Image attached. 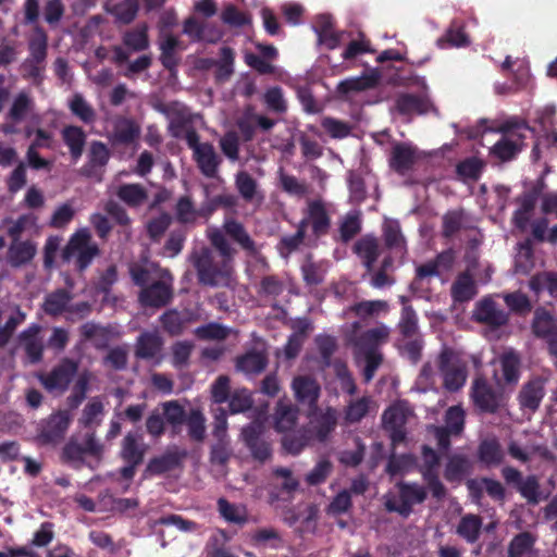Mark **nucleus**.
Masks as SVG:
<instances>
[{
  "label": "nucleus",
  "instance_id": "obj_1",
  "mask_svg": "<svg viewBox=\"0 0 557 557\" xmlns=\"http://www.w3.org/2000/svg\"><path fill=\"white\" fill-rule=\"evenodd\" d=\"M208 236L211 244L220 251L223 257L221 268L213 267L211 252L203 249L195 259L199 280L207 285L226 284L232 273L231 260L235 250L226 242L223 233L219 228H209Z\"/></svg>",
  "mask_w": 557,
  "mask_h": 557
},
{
  "label": "nucleus",
  "instance_id": "obj_2",
  "mask_svg": "<svg viewBox=\"0 0 557 557\" xmlns=\"http://www.w3.org/2000/svg\"><path fill=\"white\" fill-rule=\"evenodd\" d=\"M131 274L134 282L138 285H144L153 276L159 277L156 283L141 290L139 299L144 306L160 307L170 300L172 296V277L166 271L159 270L154 264L147 263L144 267L133 265Z\"/></svg>",
  "mask_w": 557,
  "mask_h": 557
},
{
  "label": "nucleus",
  "instance_id": "obj_3",
  "mask_svg": "<svg viewBox=\"0 0 557 557\" xmlns=\"http://www.w3.org/2000/svg\"><path fill=\"white\" fill-rule=\"evenodd\" d=\"M337 416V411L331 407L319 412L310 421L308 436L301 435L297 440L284 437V448L292 454H297L311 441L325 442L335 430Z\"/></svg>",
  "mask_w": 557,
  "mask_h": 557
},
{
  "label": "nucleus",
  "instance_id": "obj_4",
  "mask_svg": "<svg viewBox=\"0 0 557 557\" xmlns=\"http://www.w3.org/2000/svg\"><path fill=\"white\" fill-rule=\"evenodd\" d=\"M388 336L389 329L385 325H379L366 332L356 345V359L358 362H364L363 375L367 382L372 380L382 361V356L373 346L385 343Z\"/></svg>",
  "mask_w": 557,
  "mask_h": 557
},
{
  "label": "nucleus",
  "instance_id": "obj_5",
  "mask_svg": "<svg viewBox=\"0 0 557 557\" xmlns=\"http://www.w3.org/2000/svg\"><path fill=\"white\" fill-rule=\"evenodd\" d=\"M42 310L52 317L63 315L67 320H78L89 313L90 306L84 301L72 304V297L67 292L55 290L45 297Z\"/></svg>",
  "mask_w": 557,
  "mask_h": 557
},
{
  "label": "nucleus",
  "instance_id": "obj_6",
  "mask_svg": "<svg viewBox=\"0 0 557 557\" xmlns=\"http://www.w3.org/2000/svg\"><path fill=\"white\" fill-rule=\"evenodd\" d=\"M98 253V247L91 242V235L87 228H81L75 232L66 247L63 250L62 257L66 261L75 259L77 267L83 270Z\"/></svg>",
  "mask_w": 557,
  "mask_h": 557
},
{
  "label": "nucleus",
  "instance_id": "obj_7",
  "mask_svg": "<svg viewBox=\"0 0 557 557\" xmlns=\"http://www.w3.org/2000/svg\"><path fill=\"white\" fill-rule=\"evenodd\" d=\"M440 369L444 380V386L449 391H457L463 386L467 380L466 366L458 354L444 349L438 357Z\"/></svg>",
  "mask_w": 557,
  "mask_h": 557
},
{
  "label": "nucleus",
  "instance_id": "obj_8",
  "mask_svg": "<svg viewBox=\"0 0 557 557\" xmlns=\"http://www.w3.org/2000/svg\"><path fill=\"white\" fill-rule=\"evenodd\" d=\"M102 445L96 440L92 433H87L81 442L72 438L64 447V458L75 467H81L86 457L99 459L102 455Z\"/></svg>",
  "mask_w": 557,
  "mask_h": 557
},
{
  "label": "nucleus",
  "instance_id": "obj_9",
  "mask_svg": "<svg viewBox=\"0 0 557 557\" xmlns=\"http://www.w3.org/2000/svg\"><path fill=\"white\" fill-rule=\"evenodd\" d=\"M185 139L189 148L194 151V158L201 172L209 177L216 174L219 158L212 145L208 143H199L198 136L194 131H187Z\"/></svg>",
  "mask_w": 557,
  "mask_h": 557
},
{
  "label": "nucleus",
  "instance_id": "obj_10",
  "mask_svg": "<svg viewBox=\"0 0 557 557\" xmlns=\"http://www.w3.org/2000/svg\"><path fill=\"white\" fill-rule=\"evenodd\" d=\"M384 498L388 511H396L406 517L410 513L412 505L424 500L425 491L417 484H400L399 499L392 494L385 495Z\"/></svg>",
  "mask_w": 557,
  "mask_h": 557
},
{
  "label": "nucleus",
  "instance_id": "obj_11",
  "mask_svg": "<svg viewBox=\"0 0 557 557\" xmlns=\"http://www.w3.org/2000/svg\"><path fill=\"white\" fill-rule=\"evenodd\" d=\"M311 224L313 232L315 234H320L324 232L329 225V219L325 212L323 205L319 201H313L308 207V214L301 221L300 226L293 237H285L282 240V244L288 247L289 249L295 248L302 239L304 228L307 224Z\"/></svg>",
  "mask_w": 557,
  "mask_h": 557
},
{
  "label": "nucleus",
  "instance_id": "obj_12",
  "mask_svg": "<svg viewBox=\"0 0 557 557\" xmlns=\"http://www.w3.org/2000/svg\"><path fill=\"white\" fill-rule=\"evenodd\" d=\"M27 137L34 136L32 144L27 150L28 164L36 169H49L50 162L39 156L38 148H51L53 143V133L42 127H27L25 131Z\"/></svg>",
  "mask_w": 557,
  "mask_h": 557
},
{
  "label": "nucleus",
  "instance_id": "obj_13",
  "mask_svg": "<svg viewBox=\"0 0 557 557\" xmlns=\"http://www.w3.org/2000/svg\"><path fill=\"white\" fill-rule=\"evenodd\" d=\"M465 422V412L458 407H451L447 410L445 416V428L432 426L430 432L437 440V444L442 449H447L449 446V435H457L462 431Z\"/></svg>",
  "mask_w": 557,
  "mask_h": 557
},
{
  "label": "nucleus",
  "instance_id": "obj_14",
  "mask_svg": "<svg viewBox=\"0 0 557 557\" xmlns=\"http://www.w3.org/2000/svg\"><path fill=\"white\" fill-rule=\"evenodd\" d=\"M72 421L69 411L62 410L51 414L42 424L39 440L45 444H54L61 441Z\"/></svg>",
  "mask_w": 557,
  "mask_h": 557
},
{
  "label": "nucleus",
  "instance_id": "obj_15",
  "mask_svg": "<svg viewBox=\"0 0 557 557\" xmlns=\"http://www.w3.org/2000/svg\"><path fill=\"white\" fill-rule=\"evenodd\" d=\"M411 414L406 404L399 403L391 406L383 414V425L391 432V438L394 444L405 438L403 426Z\"/></svg>",
  "mask_w": 557,
  "mask_h": 557
},
{
  "label": "nucleus",
  "instance_id": "obj_16",
  "mask_svg": "<svg viewBox=\"0 0 557 557\" xmlns=\"http://www.w3.org/2000/svg\"><path fill=\"white\" fill-rule=\"evenodd\" d=\"M76 364L71 361H64L53 369L48 375H41L40 381L50 392H63L67 388L74 374L76 373Z\"/></svg>",
  "mask_w": 557,
  "mask_h": 557
},
{
  "label": "nucleus",
  "instance_id": "obj_17",
  "mask_svg": "<svg viewBox=\"0 0 557 557\" xmlns=\"http://www.w3.org/2000/svg\"><path fill=\"white\" fill-rule=\"evenodd\" d=\"M139 135L140 127L137 123L120 117L112 122L109 139L113 145H131L138 139Z\"/></svg>",
  "mask_w": 557,
  "mask_h": 557
},
{
  "label": "nucleus",
  "instance_id": "obj_18",
  "mask_svg": "<svg viewBox=\"0 0 557 557\" xmlns=\"http://www.w3.org/2000/svg\"><path fill=\"white\" fill-rule=\"evenodd\" d=\"M292 389L295 398L300 404L314 406L320 396V386L314 379L309 375H298L292 382Z\"/></svg>",
  "mask_w": 557,
  "mask_h": 557
},
{
  "label": "nucleus",
  "instance_id": "obj_19",
  "mask_svg": "<svg viewBox=\"0 0 557 557\" xmlns=\"http://www.w3.org/2000/svg\"><path fill=\"white\" fill-rule=\"evenodd\" d=\"M264 431L263 423L256 421L245 428L242 436L246 445L251 449L253 456L259 460H265L270 456V447L267 443L260 442L259 438Z\"/></svg>",
  "mask_w": 557,
  "mask_h": 557
},
{
  "label": "nucleus",
  "instance_id": "obj_20",
  "mask_svg": "<svg viewBox=\"0 0 557 557\" xmlns=\"http://www.w3.org/2000/svg\"><path fill=\"white\" fill-rule=\"evenodd\" d=\"M422 461V473L424 479L428 481L431 492L435 497H442L444 495V486L438 481L437 475L434 472L438 465V458L435 451L429 447H424Z\"/></svg>",
  "mask_w": 557,
  "mask_h": 557
},
{
  "label": "nucleus",
  "instance_id": "obj_21",
  "mask_svg": "<svg viewBox=\"0 0 557 557\" xmlns=\"http://www.w3.org/2000/svg\"><path fill=\"white\" fill-rule=\"evenodd\" d=\"M522 137L515 132H505L491 148V153L502 161L513 158L520 150Z\"/></svg>",
  "mask_w": 557,
  "mask_h": 557
},
{
  "label": "nucleus",
  "instance_id": "obj_22",
  "mask_svg": "<svg viewBox=\"0 0 557 557\" xmlns=\"http://www.w3.org/2000/svg\"><path fill=\"white\" fill-rule=\"evenodd\" d=\"M473 318L490 325H503L507 322V314L498 310L491 298H484L476 304Z\"/></svg>",
  "mask_w": 557,
  "mask_h": 557
},
{
  "label": "nucleus",
  "instance_id": "obj_23",
  "mask_svg": "<svg viewBox=\"0 0 557 557\" xmlns=\"http://www.w3.org/2000/svg\"><path fill=\"white\" fill-rule=\"evenodd\" d=\"M472 399L484 411H494L498 407V397L491 391L485 379L476 377L472 385Z\"/></svg>",
  "mask_w": 557,
  "mask_h": 557
},
{
  "label": "nucleus",
  "instance_id": "obj_24",
  "mask_svg": "<svg viewBox=\"0 0 557 557\" xmlns=\"http://www.w3.org/2000/svg\"><path fill=\"white\" fill-rule=\"evenodd\" d=\"M418 159L419 153L410 145H396L392 151L391 166L399 173H405L411 169Z\"/></svg>",
  "mask_w": 557,
  "mask_h": 557
},
{
  "label": "nucleus",
  "instance_id": "obj_25",
  "mask_svg": "<svg viewBox=\"0 0 557 557\" xmlns=\"http://www.w3.org/2000/svg\"><path fill=\"white\" fill-rule=\"evenodd\" d=\"M298 409L289 401L281 399L274 413V426L277 432H287L294 429L297 422Z\"/></svg>",
  "mask_w": 557,
  "mask_h": 557
},
{
  "label": "nucleus",
  "instance_id": "obj_26",
  "mask_svg": "<svg viewBox=\"0 0 557 557\" xmlns=\"http://www.w3.org/2000/svg\"><path fill=\"white\" fill-rule=\"evenodd\" d=\"M383 236L388 248L395 251L400 258L406 253V240L400 231V226L395 220H385L383 225Z\"/></svg>",
  "mask_w": 557,
  "mask_h": 557
},
{
  "label": "nucleus",
  "instance_id": "obj_27",
  "mask_svg": "<svg viewBox=\"0 0 557 557\" xmlns=\"http://www.w3.org/2000/svg\"><path fill=\"white\" fill-rule=\"evenodd\" d=\"M146 447L141 443V436L128 433L122 443L121 455L129 463L138 465L141 462Z\"/></svg>",
  "mask_w": 557,
  "mask_h": 557
},
{
  "label": "nucleus",
  "instance_id": "obj_28",
  "mask_svg": "<svg viewBox=\"0 0 557 557\" xmlns=\"http://www.w3.org/2000/svg\"><path fill=\"white\" fill-rule=\"evenodd\" d=\"M36 255V245L29 240L18 242L14 239L8 252V261L13 267H20L29 262Z\"/></svg>",
  "mask_w": 557,
  "mask_h": 557
},
{
  "label": "nucleus",
  "instance_id": "obj_29",
  "mask_svg": "<svg viewBox=\"0 0 557 557\" xmlns=\"http://www.w3.org/2000/svg\"><path fill=\"white\" fill-rule=\"evenodd\" d=\"M61 135L64 144L70 149L72 158L74 160L79 159L86 143V134L84 131L78 126L70 125L62 129Z\"/></svg>",
  "mask_w": 557,
  "mask_h": 557
},
{
  "label": "nucleus",
  "instance_id": "obj_30",
  "mask_svg": "<svg viewBox=\"0 0 557 557\" xmlns=\"http://www.w3.org/2000/svg\"><path fill=\"white\" fill-rule=\"evenodd\" d=\"M396 109L406 115L424 114L432 109V103L426 98L401 95L396 100Z\"/></svg>",
  "mask_w": 557,
  "mask_h": 557
},
{
  "label": "nucleus",
  "instance_id": "obj_31",
  "mask_svg": "<svg viewBox=\"0 0 557 557\" xmlns=\"http://www.w3.org/2000/svg\"><path fill=\"white\" fill-rule=\"evenodd\" d=\"M248 542L257 548H276L281 545L278 532L272 528H260L247 534Z\"/></svg>",
  "mask_w": 557,
  "mask_h": 557
},
{
  "label": "nucleus",
  "instance_id": "obj_32",
  "mask_svg": "<svg viewBox=\"0 0 557 557\" xmlns=\"http://www.w3.org/2000/svg\"><path fill=\"white\" fill-rule=\"evenodd\" d=\"M116 196L129 207H139L147 200V191L139 184H124L116 190Z\"/></svg>",
  "mask_w": 557,
  "mask_h": 557
},
{
  "label": "nucleus",
  "instance_id": "obj_33",
  "mask_svg": "<svg viewBox=\"0 0 557 557\" xmlns=\"http://www.w3.org/2000/svg\"><path fill=\"white\" fill-rule=\"evenodd\" d=\"M475 293L474 281L469 273L460 274L451 286V296L455 301H468Z\"/></svg>",
  "mask_w": 557,
  "mask_h": 557
},
{
  "label": "nucleus",
  "instance_id": "obj_34",
  "mask_svg": "<svg viewBox=\"0 0 557 557\" xmlns=\"http://www.w3.org/2000/svg\"><path fill=\"white\" fill-rule=\"evenodd\" d=\"M379 74L371 73L359 77H352L341 82L337 89L342 94L361 91L374 87L379 82Z\"/></svg>",
  "mask_w": 557,
  "mask_h": 557
},
{
  "label": "nucleus",
  "instance_id": "obj_35",
  "mask_svg": "<svg viewBox=\"0 0 557 557\" xmlns=\"http://www.w3.org/2000/svg\"><path fill=\"white\" fill-rule=\"evenodd\" d=\"M267 366V357L262 351H249L237 359L236 367L246 374L259 373Z\"/></svg>",
  "mask_w": 557,
  "mask_h": 557
},
{
  "label": "nucleus",
  "instance_id": "obj_36",
  "mask_svg": "<svg viewBox=\"0 0 557 557\" xmlns=\"http://www.w3.org/2000/svg\"><path fill=\"white\" fill-rule=\"evenodd\" d=\"M357 255L362 259L364 265L370 269L379 257V243L376 238L367 236L357 242L355 246Z\"/></svg>",
  "mask_w": 557,
  "mask_h": 557
},
{
  "label": "nucleus",
  "instance_id": "obj_37",
  "mask_svg": "<svg viewBox=\"0 0 557 557\" xmlns=\"http://www.w3.org/2000/svg\"><path fill=\"white\" fill-rule=\"evenodd\" d=\"M544 396L543 383L539 380L530 382L520 393V404L524 408L534 410Z\"/></svg>",
  "mask_w": 557,
  "mask_h": 557
},
{
  "label": "nucleus",
  "instance_id": "obj_38",
  "mask_svg": "<svg viewBox=\"0 0 557 557\" xmlns=\"http://www.w3.org/2000/svg\"><path fill=\"white\" fill-rule=\"evenodd\" d=\"M40 331L38 325H32L21 334V339L24 342L26 352L33 362L40 359L42 352V345L37 339Z\"/></svg>",
  "mask_w": 557,
  "mask_h": 557
},
{
  "label": "nucleus",
  "instance_id": "obj_39",
  "mask_svg": "<svg viewBox=\"0 0 557 557\" xmlns=\"http://www.w3.org/2000/svg\"><path fill=\"white\" fill-rule=\"evenodd\" d=\"M161 345L157 333H145L138 338L136 354L141 358H152L159 352Z\"/></svg>",
  "mask_w": 557,
  "mask_h": 557
},
{
  "label": "nucleus",
  "instance_id": "obj_40",
  "mask_svg": "<svg viewBox=\"0 0 557 557\" xmlns=\"http://www.w3.org/2000/svg\"><path fill=\"white\" fill-rule=\"evenodd\" d=\"M503 379L506 383H516L519 379V358L513 351L505 352L499 359Z\"/></svg>",
  "mask_w": 557,
  "mask_h": 557
},
{
  "label": "nucleus",
  "instance_id": "obj_41",
  "mask_svg": "<svg viewBox=\"0 0 557 557\" xmlns=\"http://www.w3.org/2000/svg\"><path fill=\"white\" fill-rule=\"evenodd\" d=\"M206 67L216 66V76L219 79H226L233 73L234 52L230 48H222L219 61L206 60Z\"/></svg>",
  "mask_w": 557,
  "mask_h": 557
},
{
  "label": "nucleus",
  "instance_id": "obj_42",
  "mask_svg": "<svg viewBox=\"0 0 557 557\" xmlns=\"http://www.w3.org/2000/svg\"><path fill=\"white\" fill-rule=\"evenodd\" d=\"M231 333V329L218 323H209L195 330L196 336L203 341H222L228 337Z\"/></svg>",
  "mask_w": 557,
  "mask_h": 557
},
{
  "label": "nucleus",
  "instance_id": "obj_43",
  "mask_svg": "<svg viewBox=\"0 0 557 557\" xmlns=\"http://www.w3.org/2000/svg\"><path fill=\"white\" fill-rule=\"evenodd\" d=\"M188 425V433L191 438L202 441L206 434V418L196 409H193L185 419Z\"/></svg>",
  "mask_w": 557,
  "mask_h": 557
},
{
  "label": "nucleus",
  "instance_id": "obj_44",
  "mask_svg": "<svg viewBox=\"0 0 557 557\" xmlns=\"http://www.w3.org/2000/svg\"><path fill=\"white\" fill-rule=\"evenodd\" d=\"M224 230L244 249L255 251L253 242L250 239L249 235L246 233L242 224L235 221H227L224 224Z\"/></svg>",
  "mask_w": 557,
  "mask_h": 557
},
{
  "label": "nucleus",
  "instance_id": "obj_45",
  "mask_svg": "<svg viewBox=\"0 0 557 557\" xmlns=\"http://www.w3.org/2000/svg\"><path fill=\"white\" fill-rule=\"evenodd\" d=\"M110 11L119 22L128 24L137 14L138 2L137 0H124L119 4H115Z\"/></svg>",
  "mask_w": 557,
  "mask_h": 557
},
{
  "label": "nucleus",
  "instance_id": "obj_46",
  "mask_svg": "<svg viewBox=\"0 0 557 557\" xmlns=\"http://www.w3.org/2000/svg\"><path fill=\"white\" fill-rule=\"evenodd\" d=\"M453 262V256L450 252H445L438 256L434 262H429L418 268L417 273L419 277H428L437 275L441 272V268H448Z\"/></svg>",
  "mask_w": 557,
  "mask_h": 557
},
{
  "label": "nucleus",
  "instance_id": "obj_47",
  "mask_svg": "<svg viewBox=\"0 0 557 557\" xmlns=\"http://www.w3.org/2000/svg\"><path fill=\"white\" fill-rule=\"evenodd\" d=\"M481 520L473 515L466 516L461 519L458 527V533L469 542H474L480 533Z\"/></svg>",
  "mask_w": 557,
  "mask_h": 557
},
{
  "label": "nucleus",
  "instance_id": "obj_48",
  "mask_svg": "<svg viewBox=\"0 0 557 557\" xmlns=\"http://www.w3.org/2000/svg\"><path fill=\"white\" fill-rule=\"evenodd\" d=\"M252 406L250 393L245 388L235 389L230 396V410L232 413H239Z\"/></svg>",
  "mask_w": 557,
  "mask_h": 557
},
{
  "label": "nucleus",
  "instance_id": "obj_49",
  "mask_svg": "<svg viewBox=\"0 0 557 557\" xmlns=\"http://www.w3.org/2000/svg\"><path fill=\"white\" fill-rule=\"evenodd\" d=\"M124 44L133 51H140L147 49L149 46V40L147 37V27L141 26L138 29L126 33L124 35Z\"/></svg>",
  "mask_w": 557,
  "mask_h": 557
},
{
  "label": "nucleus",
  "instance_id": "obj_50",
  "mask_svg": "<svg viewBox=\"0 0 557 557\" xmlns=\"http://www.w3.org/2000/svg\"><path fill=\"white\" fill-rule=\"evenodd\" d=\"M70 109L73 114L85 123H89L95 120V111L81 95H75L71 99Z\"/></svg>",
  "mask_w": 557,
  "mask_h": 557
},
{
  "label": "nucleus",
  "instance_id": "obj_51",
  "mask_svg": "<svg viewBox=\"0 0 557 557\" xmlns=\"http://www.w3.org/2000/svg\"><path fill=\"white\" fill-rule=\"evenodd\" d=\"M503 453L495 440L484 441L480 446V458L487 465H495L502 460Z\"/></svg>",
  "mask_w": 557,
  "mask_h": 557
},
{
  "label": "nucleus",
  "instance_id": "obj_52",
  "mask_svg": "<svg viewBox=\"0 0 557 557\" xmlns=\"http://www.w3.org/2000/svg\"><path fill=\"white\" fill-rule=\"evenodd\" d=\"M236 187L246 200L255 199L258 194L257 183L247 172H239L236 175Z\"/></svg>",
  "mask_w": 557,
  "mask_h": 557
},
{
  "label": "nucleus",
  "instance_id": "obj_53",
  "mask_svg": "<svg viewBox=\"0 0 557 557\" xmlns=\"http://www.w3.org/2000/svg\"><path fill=\"white\" fill-rule=\"evenodd\" d=\"M534 203L535 200L530 195L522 198L521 207L513 214V222L519 228L524 230L528 226Z\"/></svg>",
  "mask_w": 557,
  "mask_h": 557
},
{
  "label": "nucleus",
  "instance_id": "obj_54",
  "mask_svg": "<svg viewBox=\"0 0 557 557\" xmlns=\"http://www.w3.org/2000/svg\"><path fill=\"white\" fill-rule=\"evenodd\" d=\"M221 18L225 24L232 27H243L251 22L249 15L238 11L234 5H227L223 10Z\"/></svg>",
  "mask_w": 557,
  "mask_h": 557
},
{
  "label": "nucleus",
  "instance_id": "obj_55",
  "mask_svg": "<svg viewBox=\"0 0 557 557\" xmlns=\"http://www.w3.org/2000/svg\"><path fill=\"white\" fill-rule=\"evenodd\" d=\"M36 231V218L33 214H26L11 222L8 233L13 239H17L26 231Z\"/></svg>",
  "mask_w": 557,
  "mask_h": 557
},
{
  "label": "nucleus",
  "instance_id": "obj_56",
  "mask_svg": "<svg viewBox=\"0 0 557 557\" xmlns=\"http://www.w3.org/2000/svg\"><path fill=\"white\" fill-rule=\"evenodd\" d=\"M178 46V41L175 37L166 35L160 44L162 51L161 60L164 66L172 69L176 65L174 52Z\"/></svg>",
  "mask_w": 557,
  "mask_h": 557
},
{
  "label": "nucleus",
  "instance_id": "obj_57",
  "mask_svg": "<svg viewBox=\"0 0 557 557\" xmlns=\"http://www.w3.org/2000/svg\"><path fill=\"white\" fill-rule=\"evenodd\" d=\"M321 125L333 138L338 139L347 137L351 131L349 124L333 117H324Z\"/></svg>",
  "mask_w": 557,
  "mask_h": 557
},
{
  "label": "nucleus",
  "instance_id": "obj_58",
  "mask_svg": "<svg viewBox=\"0 0 557 557\" xmlns=\"http://www.w3.org/2000/svg\"><path fill=\"white\" fill-rule=\"evenodd\" d=\"M219 510L230 522L243 523L246 521V510L243 507L231 505L224 499L219 500Z\"/></svg>",
  "mask_w": 557,
  "mask_h": 557
},
{
  "label": "nucleus",
  "instance_id": "obj_59",
  "mask_svg": "<svg viewBox=\"0 0 557 557\" xmlns=\"http://www.w3.org/2000/svg\"><path fill=\"white\" fill-rule=\"evenodd\" d=\"M103 416V405L98 399H91L83 410L82 422L85 425L99 423Z\"/></svg>",
  "mask_w": 557,
  "mask_h": 557
},
{
  "label": "nucleus",
  "instance_id": "obj_60",
  "mask_svg": "<svg viewBox=\"0 0 557 557\" xmlns=\"http://www.w3.org/2000/svg\"><path fill=\"white\" fill-rule=\"evenodd\" d=\"M30 55L39 63L46 57L47 37L40 29H36L29 44Z\"/></svg>",
  "mask_w": 557,
  "mask_h": 557
},
{
  "label": "nucleus",
  "instance_id": "obj_61",
  "mask_svg": "<svg viewBox=\"0 0 557 557\" xmlns=\"http://www.w3.org/2000/svg\"><path fill=\"white\" fill-rule=\"evenodd\" d=\"M30 107H32L30 98L26 94L22 92V94L17 95L16 98L14 99L13 104L9 112V116L14 122H20L22 119H24V116L26 115V113L28 112Z\"/></svg>",
  "mask_w": 557,
  "mask_h": 557
},
{
  "label": "nucleus",
  "instance_id": "obj_62",
  "mask_svg": "<svg viewBox=\"0 0 557 557\" xmlns=\"http://www.w3.org/2000/svg\"><path fill=\"white\" fill-rule=\"evenodd\" d=\"M516 66V70L513 71V75L518 82V84L523 85L528 82L530 73H529V66L523 60H511L510 57H507L506 60L502 64V69L504 71L511 70L512 66Z\"/></svg>",
  "mask_w": 557,
  "mask_h": 557
},
{
  "label": "nucleus",
  "instance_id": "obj_63",
  "mask_svg": "<svg viewBox=\"0 0 557 557\" xmlns=\"http://www.w3.org/2000/svg\"><path fill=\"white\" fill-rule=\"evenodd\" d=\"M533 539L528 533H522L517 535L510 543L509 546V555L510 557H520L523 554L528 553L532 545Z\"/></svg>",
  "mask_w": 557,
  "mask_h": 557
},
{
  "label": "nucleus",
  "instance_id": "obj_64",
  "mask_svg": "<svg viewBox=\"0 0 557 557\" xmlns=\"http://www.w3.org/2000/svg\"><path fill=\"white\" fill-rule=\"evenodd\" d=\"M530 287L535 292L547 288L553 293L557 290V276L552 273L539 274L531 280Z\"/></svg>",
  "mask_w": 557,
  "mask_h": 557
}]
</instances>
